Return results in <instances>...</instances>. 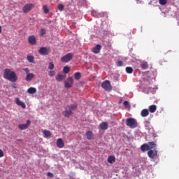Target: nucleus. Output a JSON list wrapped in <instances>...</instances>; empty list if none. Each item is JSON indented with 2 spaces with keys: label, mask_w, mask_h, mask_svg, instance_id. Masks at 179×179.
Here are the masks:
<instances>
[{
  "label": "nucleus",
  "mask_w": 179,
  "mask_h": 179,
  "mask_svg": "<svg viewBox=\"0 0 179 179\" xmlns=\"http://www.w3.org/2000/svg\"><path fill=\"white\" fill-rule=\"evenodd\" d=\"M156 110H157V106H156V105H151L149 106L150 113H156Z\"/></svg>",
  "instance_id": "4be33fe9"
},
{
  "label": "nucleus",
  "mask_w": 179,
  "mask_h": 179,
  "mask_svg": "<svg viewBox=\"0 0 179 179\" xmlns=\"http://www.w3.org/2000/svg\"><path fill=\"white\" fill-rule=\"evenodd\" d=\"M15 103L17 104V106H20V107H22V108H26V104L21 101L19 98L15 99Z\"/></svg>",
  "instance_id": "f8f14e48"
},
{
  "label": "nucleus",
  "mask_w": 179,
  "mask_h": 179,
  "mask_svg": "<svg viewBox=\"0 0 179 179\" xmlns=\"http://www.w3.org/2000/svg\"><path fill=\"white\" fill-rule=\"evenodd\" d=\"M141 117H148L149 115V110L148 109H143L141 112Z\"/></svg>",
  "instance_id": "6ab92c4d"
},
{
  "label": "nucleus",
  "mask_w": 179,
  "mask_h": 179,
  "mask_svg": "<svg viewBox=\"0 0 179 179\" xmlns=\"http://www.w3.org/2000/svg\"><path fill=\"white\" fill-rule=\"evenodd\" d=\"M73 85V78L72 77H69L67 78V80L64 82V87L66 89H69L70 87H72V85Z\"/></svg>",
  "instance_id": "0eeeda50"
},
{
  "label": "nucleus",
  "mask_w": 179,
  "mask_h": 179,
  "mask_svg": "<svg viewBox=\"0 0 179 179\" xmlns=\"http://www.w3.org/2000/svg\"><path fill=\"white\" fill-rule=\"evenodd\" d=\"M27 59L28 62H30V64H34V56L28 55L27 57Z\"/></svg>",
  "instance_id": "b1692460"
},
{
  "label": "nucleus",
  "mask_w": 179,
  "mask_h": 179,
  "mask_svg": "<svg viewBox=\"0 0 179 179\" xmlns=\"http://www.w3.org/2000/svg\"><path fill=\"white\" fill-rule=\"evenodd\" d=\"M126 72L127 73H132V72H134V69H132V67H126Z\"/></svg>",
  "instance_id": "7c9ffc66"
},
{
  "label": "nucleus",
  "mask_w": 179,
  "mask_h": 179,
  "mask_svg": "<svg viewBox=\"0 0 179 179\" xmlns=\"http://www.w3.org/2000/svg\"><path fill=\"white\" fill-rule=\"evenodd\" d=\"M141 150L143 151V152H146V150H150V148H149V145L146 143H144L141 146Z\"/></svg>",
  "instance_id": "412c9836"
},
{
  "label": "nucleus",
  "mask_w": 179,
  "mask_h": 179,
  "mask_svg": "<svg viewBox=\"0 0 179 179\" xmlns=\"http://www.w3.org/2000/svg\"><path fill=\"white\" fill-rule=\"evenodd\" d=\"M48 75L49 76H55V71H48Z\"/></svg>",
  "instance_id": "c9c22d12"
},
{
  "label": "nucleus",
  "mask_w": 179,
  "mask_h": 179,
  "mask_svg": "<svg viewBox=\"0 0 179 179\" xmlns=\"http://www.w3.org/2000/svg\"><path fill=\"white\" fill-rule=\"evenodd\" d=\"M33 8H34V5L33 3H28L24 6L23 13H29V12H30L31 9H33Z\"/></svg>",
  "instance_id": "9d476101"
},
{
  "label": "nucleus",
  "mask_w": 179,
  "mask_h": 179,
  "mask_svg": "<svg viewBox=\"0 0 179 179\" xmlns=\"http://www.w3.org/2000/svg\"><path fill=\"white\" fill-rule=\"evenodd\" d=\"M69 71H71V69L68 66H64V69H63V72L64 73H69Z\"/></svg>",
  "instance_id": "c756f323"
},
{
  "label": "nucleus",
  "mask_w": 179,
  "mask_h": 179,
  "mask_svg": "<svg viewBox=\"0 0 179 179\" xmlns=\"http://www.w3.org/2000/svg\"><path fill=\"white\" fill-rule=\"evenodd\" d=\"M33 78H34V75L33 74V73H29L27 74L25 80H27V82H30L33 80Z\"/></svg>",
  "instance_id": "a211bd4d"
},
{
  "label": "nucleus",
  "mask_w": 179,
  "mask_h": 179,
  "mask_svg": "<svg viewBox=\"0 0 179 179\" xmlns=\"http://www.w3.org/2000/svg\"><path fill=\"white\" fill-rule=\"evenodd\" d=\"M159 4L160 5H166V3H167V0H159Z\"/></svg>",
  "instance_id": "f704fd0d"
},
{
  "label": "nucleus",
  "mask_w": 179,
  "mask_h": 179,
  "mask_svg": "<svg viewBox=\"0 0 179 179\" xmlns=\"http://www.w3.org/2000/svg\"><path fill=\"white\" fill-rule=\"evenodd\" d=\"M44 34H45V29H41V36H44Z\"/></svg>",
  "instance_id": "4c0bfd02"
},
{
  "label": "nucleus",
  "mask_w": 179,
  "mask_h": 179,
  "mask_svg": "<svg viewBox=\"0 0 179 179\" xmlns=\"http://www.w3.org/2000/svg\"><path fill=\"white\" fill-rule=\"evenodd\" d=\"M65 79V76L61 74H57V76H56V80H57L58 82H62V80H64Z\"/></svg>",
  "instance_id": "5701e85b"
},
{
  "label": "nucleus",
  "mask_w": 179,
  "mask_h": 179,
  "mask_svg": "<svg viewBox=\"0 0 179 179\" xmlns=\"http://www.w3.org/2000/svg\"><path fill=\"white\" fill-rule=\"evenodd\" d=\"M43 10L44 13L47 14V13H50V9L48 8V6L47 5H44L43 6Z\"/></svg>",
  "instance_id": "c85d7f7f"
},
{
  "label": "nucleus",
  "mask_w": 179,
  "mask_h": 179,
  "mask_svg": "<svg viewBox=\"0 0 179 179\" xmlns=\"http://www.w3.org/2000/svg\"><path fill=\"white\" fill-rule=\"evenodd\" d=\"M141 67L142 68V69H148V68H149V64L147 62H143L141 64Z\"/></svg>",
  "instance_id": "a878e982"
},
{
  "label": "nucleus",
  "mask_w": 179,
  "mask_h": 179,
  "mask_svg": "<svg viewBox=\"0 0 179 179\" xmlns=\"http://www.w3.org/2000/svg\"><path fill=\"white\" fill-rule=\"evenodd\" d=\"M101 50V45L100 44H98L94 48H93L92 52H94V54H99Z\"/></svg>",
  "instance_id": "ddd939ff"
},
{
  "label": "nucleus",
  "mask_w": 179,
  "mask_h": 179,
  "mask_svg": "<svg viewBox=\"0 0 179 179\" xmlns=\"http://www.w3.org/2000/svg\"><path fill=\"white\" fill-rule=\"evenodd\" d=\"M30 124H31V122L30 121V120H27V123L26 124H19L18 125V128L21 131H24V129H27V128H29V127H30Z\"/></svg>",
  "instance_id": "6e6552de"
},
{
  "label": "nucleus",
  "mask_w": 179,
  "mask_h": 179,
  "mask_svg": "<svg viewBox=\"0 0 179 179\" xmlns=\"http://www.w3.org/2000/svg\"><path fill=\"white\" fill-rule=\"evenodd\" d=\"M74 78L76 80H79V79H80V78H82V73H80V72L75 73Z\"/></svg>",
  "instance_id": "bb28decb"
},
{
  "label": "nucleus",
  "mask_w": 179,
  "mask_h": 179,
  "mask_svg": "<svg viewBox=\"0 0 179 179\" xmlns=\"http://www.w3.org/2000/svg\"><path fill=\"white\" fill-rule=\"evenodd\" d=\"M148 145H149L150 150H152V149H155L157 146V144H156V142L152 141L148 142Z\"/></svg>",
  "instance_id": "f3484780"
},
{
  "label": "nucleus",
  "mask_w": 179,
  "mask_h": 179,
  "mask_svg": "<svg viewBox=\"0 0 179 179\" xmlns=\"http://www.w3.org/2000/svg\"><path fill=\"white\" fill-rule=\"evenodd\" d=\"M28 43H29L31 45H36L37 43V41L36 40V36H34V35L29 36Z\"/></svg>",
  "instance_id": "9b49d317"
},
{
  "label": "nucleus",
  "mask_w": 179,
  "mask_h": 179,
  "mask_svg": "<svg viewBox=\"0 0 179 179\" xmlns=\"http://www.w3.org/2000/svg\"><path fill=\"white\" fill-rule=\"evenodd\" d=\"M0 157H3V151L0 149Z\"/></svg>",
  "instance_id": "a19ab883"
},
{
  "label": "nucleus",
  "mask_w": 179,
  "mask_h": 179,
  "mask_svg": "<svg viewBox=\"0 0 179 179\" xmlns=\"http://www.w3.org/2000/svg\"><path fill=\"white\" fill-rule=\"evenodd\" d=\"M48 177H49L50 178H52L54 177V174L51 173L50 172H48L47 173Z\"/></svg>",
  "instance_id": "58836bf2"
},
{
  "label": "nucleus",
  "mask_w": 179,
  "mask_h": 179,
  "mask_svg": "<svg viewBox=\"0 0 179 179\" xmlns=\"http://www.w3.org/2000/svg\"><path fill=\"white\" fill-rule=\"evenodd\" d=\"M125 108H129V102H128L127 101H124L123 103Z\"/></svg>",
  "instance_id": "72a5a7b5"
},
{
  "label": "nucleus",
  "mask_w": 179,
  "mask_h": 179,
  "mask_svg": "<svg viewBox=\"0 0 179 179\" xmlns=\"http://www.w3.org/2000/svg\"><path fill=\"white\" fill-rule=\"evenodd\" d=\"M23 70L24 71V72H26L27 75L28 73H29V72H30V70L29 69V68H25V69H24Z\"/></svg>",
  "instance_id": "ea45409f"
},
{
  "label": "nucleus",
  "mask_w": 179,
  "mask_h": 179,
  "mask_svg": "<svg viewBox=\"0 0 179 179\" xmlns=\"http://www.w3.org/2000/svg\"><path fill=\"white\" fill-rule=\"evenodd\" d=\"M2 33V27L0 25V34Z\"/></svg>",
  "instance_id": "37998d69"
},
{
  "label": "nucleus",
  "mask_w": 179,
  "mask_h": 179,
  "mask_svg": "<svg viewBox=\"0 0 179 179\" xmlns=\"http://www.w3.org/2000/svg\"><path fill=\"white\" fill-rule=\"evenodd\" d=\"M108 162L110 163V164H113L115 162V157L114 156H109L108 157Z\"/></svg>",
  "instance_id": "393cba45"
},
{
  "label": "nucleus",
  "mask_w": 179,
  "mask_h": 179,
  "mask_svg": "<svg viewBox=\"0 0 179 179\" xmlns=\"http://www.w3.org/2000/svg\"><path fill=\"white\" fill-rule=\"evenodd\" d=\"M64 6L63 4H59L57 6V8L59 9V10H60V12H62V10H64Z\"/></svg>",
  "instance_id": "473e14b6"
},
{
  "label": "nucleus",
  "mask_w": 179,
  "mask_h": 179,
  "mask_svg": "<svg viewBox=\"0 0 179 179\" xmlns=\"http://www.w3.org/2000/svg\"><path fill=\"white\" fill-rule=\"evenodd\" d=\"M126 125L133 129L134 128H136L138 127V122L133 117H129L126 120Z\"/></svg>",
  "instance_id": "7ed1b4c3"
},
{
  "label": "nucleus",
  "mask_w": 179,
  "mask_h": 179,
  "mask_svg": "<svg viewBox=\"0 0 179 179\" xmlns=\"http://www.w3.org/2000/svg\"><path fill=\"white\" fill-rule=\"evenodd\" d=\"M101 87L103 88L106 92H111L113 87L111 86V83L110 80H105L101 83Z\"/></svg>",
  "instance_id": "20e7f679"
},
{
  "label": "nucleus",
  "mask_w": 179,
  "mask_h": 179,
  "mask_svg": "<svg viewBox=\"0 0 179 179\" xmlns=\"http://www.w3.org/2000/svg\"><path fill=\"white\" fill-rule=\"evenodd\" d=\"M57 146L59 148V149H62L64 146H65V144L64 143V141H62V138H59L57 141Z\"/></svg>",
  "instance_id": "2eb2a0df"
},
{
  "label": "nucleus",
  "mask_w": 179,
  "mask_h": 179,
  "mask_svg": "<svg viewBox=\"0 0 179 179\" xmlns=\"http://www.w3.org/2000/svg\"><path fill=\"white\" fill-rule=\"evenodd\" d=\"M152 136H153L154 138H156V134H153Z\"/></svg>",
  "instance_id": "c03bdc74"
},
{
  "label": "nucleus",
  "mask_w": 179,
  "mask_h": 179,
  "mask_svg": "<svg viewBox=\"0 0 179 179\" xmlns=\"http://www.w3.org/2000/svg\"><path fill=\"white\" fill-rule=\"evenodd\" d=\"M100 129L106 131V129H108V124L106 122H101L99 124Z\"/></svg>",
  "instance_id": "4468645a"
},
{
  "label": "nucleus",
  "mask_w": 179,
  "mask_h": 179,
  "mask_svg": "<svg viewBox=\"0 0 179 179\" xmlns=\"http://www.w3.org/2000/svg\"><path fill=\"white\" fill-rule=\"evenodd\" d=\"M76 108H78V105L76 103L66 106L64 111V117H71V115L73 114V111H75Z\"/></svg>",
  "instance_id": "f03ea898"
},
{
  "label": "nucleus",
  "mask_w": 179,
  "mask_h": 179,
  "mask_svg": "<svg viewBox=\"0 0 179 179\" xmlns=\"http://www.w3.org/2000/svg\"><path fill=\"white\" fill-rule=\"evenodd\" d=\"M73 58V53H68L61 58V61L62 62L67 63V62H69V61H72Z\"/></svg>",
  "instance_id": "39448f33"
},
{
  "label": "nucleus",
  "mask_w": 179,
  "mask_h": 179,
  "mask_svg": "<svg viewBox=\"0 0 179 179\" xmlns=\"http://www.w3.org/2000/svg\"><path fill=\"white\" fill-rule=\"evenodd\" d=\"M50 48L42 47L39 49L38 52L41 55H48L50 54Z\"/></svg>",
  "instance_id": "1a4fd4ad"
},
{
  "label": "nucleus",
  "mask_w": 179,
  "mask_h": 179,
  "mask_svg": "<svg viewBox=\"0 0 179 179\" xmlns=\"http://www.w3.org/2000/svg\"><path fill=\"white\" fill-rule=\"evenodd\" d=\"M43 134L45 135V138H50V136H51V131L48 130H44Z\"/></svg>",
  "instance_id": "cd10ccee"
},
{
  "label": "nucleus",
  "mask_w": 179,
  "mask_h": 179,
  "mask_svg": "<svg viewBox=\"0 0 179 179\" xmlns=\"http://www.w3.org/2000/svg\"><path fill=\"white\" fill-rule=\"evenodd\" d=\"M11 87L13 88V89H17V85H16V84H13L12 85H11Z\"/></svg>",
  "instance_id": "79ce46f5"
},
{
  "label": "nucleus",
  "mask_w": 179,
  "mask_h": 179,
  "mask_svg": "<svg viewBox=\"0 0 179 179\" xmlns=\"http://www.w3.org/2000/svg\"><path fill=\"white\" fill-rule=\"evenodd\" d=\"M158 151L156 149L154 150H150L148 152V156L150 157V159H157L158 157Z\"/></svg>",
  "instance_id": "423d86ee"
},
{
  "label": "nucleus",
  "mask_w": 179,
  "mask_h": 179,
  "mask_svg": "<svg viewBox=\"0 0 179 179\" xmlns=\"http://www.w3.org/2000/svg\"><path fill=\"white\" fill-rule=\"evenodd\" d=\"M3 78L7 80H10V82H16V80H17V76H16V73H15V71H12V70L9 69H6L4 70Z\"/></svg>",
  "instance_id": "f257e3e1"
},
{
  "label": "nucleus",
  "mask_w": 179,
  "mask_h": 179,
  "mask_svg": "<svg viewBox=\"0 0 179 179\" xmlns=\"http://www.w3.org/2000/svg\"><path fill=\"white\" fill-rule=\"evenodd\" d=\"M36 92H37V89L33 87H31L27 90V93H29V94H34Z\"/></svg>",
  "instance_id": "aec40b11"
},
{
  "label": "nucleus",
  "mask_w": 179,
  "mask_h": 179,
  "mask_svg": "<svg viewBox=\"0 0 179 179\" xmlns=\"http://www.w3.org/2000/svg\"><path fill=\"white\" fill-rule=\"evenodd\" d=\"M55 68V66H54V63L52 62H49V64H48V69H50V71H52V69H54Z\"/></svg>",
  "instance_id": "2f4dec72"
},
{
  "label": "nucleus",
  "mask_w": 179,
  "mask_h": 179,
  "mask_svg": "<svg viewBox=\"0 0 179 179\" xmlns=\"http://www.w3.org/2000/svg\"><path fill=\"white\" fill-rule=\"evenodd\" d=\"M86 136L87 139H88L89 141H92V139H93V136H94V134H93V132H92V131H87L86 132Z\"/></svg>",
  "instance_id": "dca6fc26"
},
{
  "label": "nucleus",
  "mask_w": 179,
  "mask_h": 179,
  "mask_svg": "<svg viewBox=\"0 0 179 179\" xmlns=\"http://www.w3.org/2000/svg\"><path fill=\"white\" fill-rule=\"evenodd\" d=\"M122 65H124V63L122 62V61H118L117 62V66H122Z\"/></svg>",
  "instance_id": "e433bc0d"
}]
</instances>
